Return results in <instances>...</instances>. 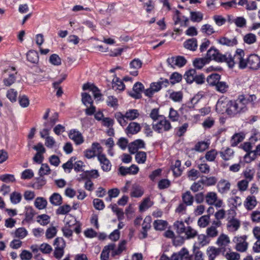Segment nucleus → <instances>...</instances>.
Here are the masks:
<instances>
[{
	"label": "nucleus",
	"mask_w": 260,
	"mask_h": 260,
	"mask_svg": "<svg viewBox=\"0 0 260 260\" xmlns=\"http://www.w3.org/2000/svg\"><path fill=\"white\" fill-rule=\"evenodd\" d=\"M34 176V173L31 169H26L21 173V178L23 180H29Z\"/></svg>",
	"instance_id": "62"
},
{
	"label": "nucleus",
	"mask_w": 260,
	"mask_h": 260,
	"mask_svg": "<svg viewBox=\"0 0 260 260\" xmlns=\"http://www.w3.org/2000/svg\"><path fill=\"white\" fill-rule=\"evenodd\" d=\"M152 128L158 133L168 132L172 128V125L169 120L163 117L156 123L152 124Z\"/></svg>",
	"instance_id": "6"
},
{
	"label": "nucleus",
	"mask_w": 260,
	"mask_h": 260,
	"mask_svg": "<svg viewBox=\"0 0 260 260\" xmlns=\"http://www.w3.org/2000/svg\"><path fill=\"white\" fill-rule=\"evenodd\" d=\"M142 65V62L138 58L133 59L129 63V67L133 71H130L131 75L137 76L138 75V70L140 69Z\"/></svg>",
	"instance_id": "19"
},
{
	"label": "nucleus",
	"mask_w": 260,
	"mask_h": 260,
	"mask_svg": "<svg viewBox=\"0 0 260 260\" xmlns=\"http://www.w3.org/2000/svg\"><path fill=\"white\" fill-rule=\"evenodd\" d=\"M182 202L186 206H191L194 201V198L189 191H186L182 194Z\"/></svg>",
	"instance_id": "26"
},
{
	"label": "nucleus",
	"mask_w": 260,
	"mask_h": 260,
	"mask_svg": "<svg viewBox=\"0 0 260 260\" xmlns=\"http://www.w3.org/2000/svg\"><path fill=\"white\" fill-rule=\"evenodd\" d=\"M233 242L236 244L235 248L237 251L244 252L247 250L248 244L246 242V236L235 237L233 239Z\"/></svg>",
	"instance_id": "8"
},
{
	"label": "nucleus",
	"mask_w": 260,
	"mask_h": 260,
	"mask_svg": "<svg viewBox=\"0 0 260 260\" xmlns=\"http://www.w3.org/2000/svg\"><path fill=\"white\" fill-rule=\"evenodd\" d=\"M139 170V167L135 165H132L129 167L121 166L119 168V171L122 176H125L127 174L136 175L138 173Z\"/></svg>",
	"instance_id": "14"
},
{
	"label": "nucleus",
	"mask_w": 260,
	"mask_h": 260,
	"mask_svg": "<svg viewBox=\"0 0 260 260\" xmlns=\"http://www.w3.org/2000/svg\"><path fill=\"white\" fill-rule=\"evenodd\" d=\"M54 256L57 259H60L64 254L65 241L62 238L57 237L54 241Z\"/></svg>",
	"instance_id": "7"
},
{
	"label": "nucleus",
	"mask_w": 260,
	"mask_h": 260,
	"mask_svg": "<svg viewBox=\"0 0 260 260\" xmlns=\"http://www.w3.org/2000/svg\"><path fill=\"white\" fill-rule=\"evenodd\" d=\"M183 234H184L185 239H190L195 238L198 235V232L191 226H187Z\"/></svg>",
	"instance_id": "30"
},
{
	"label": "nucleus",
	"mask_w": 260,
	"mask_h": 260,
	"mask_svg": "<svg viewBox=\"0 0 260 260\" xmlns=\"http://www.w3.org/2000/svg\"><path fill=\"white\" fill-rule=\"evenodd\" d=\"M206 58L208 59L209 62L211 60H214L218 62H225L231 68L230 62H233V56L230 53L222 54L217 49L211 48L208 50Z\"/></svg>",
	"instance_id": "3"
},
{
	"label": "nucleus",
	"mask_w": 260,
	"mask_h": 260,
	"mask_svg": "<svg viewBox=\"0 0 260 260\" xmlns=\"http://www.w3.org/2000/svg\"><path fill=\"white\" fill-rule=\"evenodd\" d=\"M210 216L209 215L202 216L198 220V225L201 228L206 227L209 223Z\"/></svg>",
	"instance_id": "42"
},
{
	"label": "nucleus",
	"mask_w": 260,
	"mask_h": 260,
	"mask_svg": "<svg viewBox=\"0 0 260 260\" xmlns=\"http://www.w3.org/2000/svg\"><path fill=\"white\" fill-rule=\"evenodd\" d=\"M217 154L218 152L215 149H211L206 153L205 157L209 161H213Z\"/></svg>",
	"instance_id": "55"
},
{
	"label": "nucleus",
	"mask_w": 260,
	"mask_h": 260,
	"mask_svg": "<svg viewBox=\"0 0 260 260\" xmlns=\"http://www.w3.org/2000/svg\"><path fill=\"white\" fill-rule=\"evenodd\" d=\"M197 75V72L195 69H190L186 72L184 77L188 83H192L194 80V78Z\"/></svg>",
	"instance_id": "34"
},
{
	"label": "nucleus",
	"mask_w": 260,
	"mask_h": 260,
	"mask_svg": "<svg viewBox=\"0 0 260 260\" xmlns=\"http://www.w3.org/2000/svg\"><path fill=\"white\" fill-rule=\"evenodd\" d=\"M229 215L226 219V229L229 232H235L239 229L241 225L240 221L235 217L236 212L234 210H229Z\"/></svg>",
	"instance_id": "4"
},
{
	"label": "nucleus",
	"mask_w": 260,
	"mask_h": 260,
	"mask_svg": "<svg viewBox=\"0 0 260 260\" xmlns=\"http://www.w3.org/2000/svg\"><path fill=\"white\" fill-rule=\"evenodd\" d=\"M98 160L100 161L101 168L104 171L108 172L111 169V164L106 156L102 153L97 155Z\"/></svg>",
	"instance_id": "12"
},
{
	"label": "nucleus",
	"mask_w": 260,
	"mask_h": 260,
	"mask_svg": "<svg viewBox=\"0 0 260 260\" xmlns=\"http://www.w3.org/2000/svg\"><path fill=\"white\" fill-rule=\"evenodd\" d=\"M40 250L44 254H49L52 251V248L49 244L44 243L39 246Z\"/></svg>",
	"instance_id": "63"
},
{
	"label": "nucleus",
	"mask_w": 260,
	"mask_h": 260,
	"mask_svg": "<svg viewBox=\"0 0 260 260\" xmlns=\"http://www.w3.org/2000/svg\"><path fill=\"white\" fill-rule=\"evenodd\" d=\"M217 187L219 192L225 193L230 190L231 183L226 180L222 179L218 182Z\"/></svg>",
	"instance_id": "20"
},
{
	"label": "nucleus",
	"mask_w": 260,
	"mask_h": 260,
	"mask_svg": "<svg viewBox=\"0 0 260 260\" xmlns=\"http://www.w3.org/2000/svg\"><path fill=\"white\" fill-rule=\"evenodd\" d=\"M124 115L126 120H133L139 116V113L136 109H131L127 111Z\"/></svg>",
	"instance_id": "41"
},
{
	"label": "nucleus",
	"mask_w": 260,
	"mask_h": 260,
	"mask_svg": "<svg viewBox=\"0 0 260 260\" xmlns=\"http://www.w3.org/2000/svg\"><path fill=\"white\" fill-rule=\"evenodd\" d=\"M50 202L54 206H59L62 203V197L58 193H54L49 198Z\"/></svg>",
	"instance_id": "40"
},
{
	"label": "nucleus",
	"mask_w": 260,
	"mask_h": 260,
	"mask_svg": "<svg viewBox=\"0 0 260 260\" xmlns=\"http://www.w3.org/2000/svg\"><path fill=\"white\" fill-rule=\"evenodd\" d=\"M243 40L244 42L247 44H252L256 42V37L252 33H248L244 36Z\"/></svg>",
	"instance_id": "49"
},
{
	"label": "nucleus",
	"mask_w": 260,
	"mask_h": 260,
	"mask_svg": "<svg viewBox=\"0 0 260 260\" xmlns=\"http://www.w3.org/2000/svg\"><path fill=\"white\" fill-rule=\"evenodd\" d=\"M145 143L142 140L138 139L131 143L128 145L129 151L132 154L136 153L139 149L144 148Z\"/></svg>",
	"instance_id": "15"
},
{
	"label": "nucleus",
	"mask_w": 260,
	"mask_h": 260,
	"mask_svg": "<svg viewBox=\"0 0 260 260\" xmlns=\"http://www.w3.org/2000/svg\"><path fill=\"white\" fill-rule=\"evenodd\" d=\"M82 89L83 90L91 91L95 99L100 98L102 95L99 88L92 83L87 82L84 84L82 86Z\"/></svg>",
	"instance_id": "17"
},
{
	"label": "nucleus",
	"mask_w": 260,
	"mask_h": 260,
	"mask_svg": "<svg viewBox=\"0 0 260 260\" xmlns=\"http://www.w3.org/2000/svg\"><path fill=\"white\" fill-rule=\"evenodd\" d=\"M21 199V194L17 191L12 192L10 195L11 202L14 204H17L20 203Z\"/></svg>",
	"instance_id": "53"
},
{
	"label": "nucleus",
	"mask_w": 260,
	"mask_h": 260,
	"mask_svg": "<svg viewBox=\"0 0 260 260\" xmlns=\"http://www.w3.org/2000/svg\"><path fill=\"white\" fill-rule=\"evenodd\" d=\"M230 243L229 237L225 234H221L218 238L216 244L221 247H225Z\"/></svg>",
	"instance_id": "31"
},
{
	"label": "nucleus",
	"mask_w": 260,
	"mask_h": 260,
	"mask_svg": "<svg viewBox=\"0 0 260 260\" xmlns=\"http://www.w3.org/2000/svg\"><path fill=\"white\" fill-rule=\"evenodd\" d=\"M209 243L208 237L204 234H200L198 236L197 241L193 246V250L199 249L200 248L207 245Z\"/></svg>",
	"instance_id": "18"
},
{
	"label": "nucleus",
	"mask_w": 260,
	"mask_h": 260,
	"mask_svg": "<svg viewBox=\"0 0 260 260\" xmlns=\"http://www.w3.org/2000/svg\"><path fill=\"white\" fill-rule=\"evenodd\" d=\"M221 76L217 73L212 74L206 79L208 84L211 86H215L220 80Z\"/></svg>",
	"instance_id": "25"
},
{
	"label": "nucleus",
	"mask_w": 260,
	"mask_h": 260,
	"mask_svg": "<svg viewBox=\"0 0 260 260\" xmlns=\"http://www.w3.org/2000/svg\"><path fill=\"white\" fill-rule=\"evenodd\" d=\"M230 100L225 97L220 98L216 105V111L221 114L224 112L228 114L229 108L230 107Z\"/></svg>",
	"instance_id": "9"
},
{
	"label": "nucleus",
	"mask_w": 260,
	"mask_h": 260,
	"mask_svg": "<svg viewBox=\"0 0 260 260\" xmlns=\"http://www.w3.org/2000/svg\"><path fill=\"white\" fill-rule=\"evenodd\" d=\"M35 214V211L32 207L27 206L25 207V216L26 221H29L31 220Z\"/></svg>",
	"instance_id": "52"
},
{
	"label": "nucleus",
	"mask_w": 260,
	"mask_h": 260,
	"mask_svg": "<svg viewBox=\"0 0 260 260\" xmlns=\"http://www.w3.org/2000/svg\"><path fill=\"white\" fill-rule=\"evenodd\" d=\"M190 19L193 22H201L203 19V14L200 12H190Z\"/></svg>",
	"instance_id": "48"
},
{
	"label": "nucleus",
	"mask_w": 260,
	"mask_h": 260,
	"mask_svg": "<svg viewBox=\"0 0 260 260\" xmlns=\"http://www.w3.org/2000/svg\"><path fill=\"white\" fill-rule=\"evenodd\" d=\"M144 193L142 188L137 185H134L133 186V190L131 192V196L135 198H139L141 197Z\"/></svg>",
	"instance_id": "47"
},
{
	"label": "nucleus",
	"mask_w": 260,
	"mask_h": 260,
	"mask_svg": "<svg viewBox=\"0 0 260 260\" xmlns=\"http://www.w3.org/2000/svg\"><path fill=\"white\" fill-rule=\"evenodd\" d=\"M225 257L227 260H239L240 254L236 252L230 251L226 253Z\"/></svg>",
	"instance_id": "64"
},
{
	"label": "nucleus",
	"mask_w": 260,
	"mask_h": 260,
	"mask_svg": "<svg viewBox=\"0 0 260 260\" xmlns=\"http://www.w3.org/2000/svg\"><path fill=\"white\" fill-rule=\"evenodd\" d=\"M170 98L175 102H180L183 98V94L181 91H174L170 94Z\"/></svg>",
	"instance_id": "57"
},
{
	"label": "nucleus",
	"mask_w": 260,
	"mask_h": 260,
	"mask_svg": "<svg viewBox=\"0 0 260 260\" xmlns=\"http://www.w3.org/2000/svg\"><path fill=\"white\" fill-rule=\"evenodd\" d=\"M143 89V85L141 83L138 82L134 84L133 87V91L135 93L131 95L136 99H139L140 97V93Z\"/></svg>",
	"instance_id": "33"
},
{
	"label": "nucleus",
	"mask_w": 260,
	"mask_h": 260,
	"mask_svg": "<svg viewBox=\"0 0 260 260\" xmlns=\"http://www.w3.org/2000/svg\"><path fill=\"white\" fill-rule=\"evenodd\" d=\"M174 226L176 230V232L178 234H182L184 233V231L186 228L185 227L184 222L182 221L177 220L174 223Z\"/></svg>",
	"instance_id": "43"
},
{
	"label": "nucleus",
	"mask_w": 260,
	"mask_h": 260,
	"mask_svg": "<svg viewBox=\"0 0 260 260\" xmlns=\"http://www.w3.org/2000/svg\"><path fill=\"white\" fill-rule=\"evenodd\" d=\"M112 88L115 90H123L124 89V84L123 82L117 77H115L112 81Z\"/></svg>",
	"instance_id": "39"
},
{
	"label": "nucleus",
	"mask_w": 260,
	"mask_h": 260,
	"mask_svg": "<svg viewBox=\"0 0 260 260\" xmlns=\"http://www.w3.org/2000/svg\"><path fill=\"white\" fill-rule=\"evenodd\" d=\"M167 62L169 66L173 68L176 67L181 68L187 62L186 59L182 56H176L169 57Z\"/></svg>",
	"instance_id": "10"
},
{
	"label": "nucleus",
	"mask_w": 260,
	"mask_h": 260,
	"mask_svg": "<svg viewBox=\"0 0 260 260\" xmlns=\"http://www.w3.org/2000/svg\"><path fill=\"white\" fill-rule=\"evenodd\" d=\"M244 54V52L242 51L233 55V62H230L231 68H233L236 64H237L241 69H245L247 67L254 70L260 68V58L258 55H250L245 60L243 58Z\"/></svg>",
	"instance_id": "1"
},
{
	"label": "nucleus",
	"mask_w": 260,
	"mask_h": 260,
	"mask_svg": "<svg viewBox=\"0 0 260 260\" xmlns=\"http://www.w3.org/2000/svg\"><path fill=\"white\" fill-rule=\"evenodd\" d=\"M115 117L118 121L119 123L122 126H124L126 125V119L125 117V115L121 112H116L115 114Z\"/></svg>",
	"instance_id": "56"
},
{
	"label": "nucleus",
	"mask_w": 260,
	"mask_h": 260,
	"mask_svg": "<svg viewBox=\"0 0 260 260\" xmlns=\"http://www.w3.org/2000/svg\"><path fill=\"white\" fill-rule=\"evenodd\" d=\"M257 202L254 196H248L244 202L245 208L249 211L253 210L257 205Z\"/></svg>",
	"instance_id": "16"
},
{
	"label": "nucleus",
	"mask_w": 260,
	"mask_h": 260,
	"mask_svg": "<svg viewBox=\"0 0 260 260\" xmlns=\"http://www.w3.org/2000/svg\"><path fill=\"white\" fill-rule=\"evenodd\" d=\"M0 180L2 181L9 183L15 181V178L14 175L5 174L0 175Z\"/></svg>",
	"instance_id": "54"
},
{
	"label": "nucleus",
	"mask_w": 260,
	"mask_h": 260,
	"mask_svg": "<svg viewBox=\"0 0 260 260\" xmlns=\"http://www.w3.org/2000/svg\"><path fill=\"white\" fill-rule=\"evenodd\" d=\"M182 79V75L177 72L173 73L170 78V82L173 85L180 82Z\"/></svg>",
	"instance_id": "58"
},
{
	"label": "nucleus",
	"mask_w": 260,
	"mask_h": 260,
	"mask_svg": "<svg viewBox=\"0 0 260 260\" xmlns=\"http://www.w3.org/2000/svg\"><path fill=\"white\" fill-rule=\"evenodd\" d=\"M167 222L162 220H156L153 223L154 229L159 231L164 230L167 228Z\"/></svg>",
	"instance_id": "46"
},
{
	"label": "nucleus",
	"mask_w": 260,
	"mask_h": 260,
	"mask_svg": "<svg viewBox=\"0 0 260 260\" xmlns=\"http://www.w3.org/2000/svg\"><path fill=\"white\" fill-rule=\"evenodd\" d=\"M82 96V102L87 107L89 105H91L93 104V100L90 95L87 92H82L81 93Z\"/></svg>",
	"instance_id": "44"
},
{
	"label": "nucleus",
	"mask_w": 260,
	"mask_h": 260,
	"mask_svg": "<svg viewBox=\"0 0 260 260\" xmlns=\"http://www.w3.org/2000/svg\"><path fill=\"white\" fill-rule=\"evenodd\" d=\"M28 232L24 228L16 229L14 233V236L19 239H23L27 235Z\"/></svg>",
	"instance_id": "50"
},
{
	"label": "nucleus",
	"mask_w": 260,
	"mask_h": 260,
	"mask_svg": "<svg viewBox=\"0 0 260 260\" xmlns=\"http://www.w3.org/2000/svg\"><path fill=\"white\" fill-rule=\"evenodd\" d=\"M184 47L190 50L195 51L198 47L197 40L195 38L187 40L184 43Z\"/></svg>",
	"instance_id": "28"
},
{
	"label": "nucleus",
	"mask_w": 260,
	"mask_h": 260,
	"mask_svg": "<svg viewBox=\"0 0 260 260\" xmlns=\"http://www.w3.org/2000/svg\"><path fill=\"white\" fill-rule=\"evenodd\" d=\"M27 60L34 64H36L39 62V55L37 51L35 50H29L27 54Z\"/></svg>",
	"instance_id": "29"
},
{
	"label": "nucleus",
	"mask_w": 260,
	"mask_h": 260,
	"mask_svg": "<svg viewBox=\"0 0 260 260\" xmlns=\"http://www.w3.org/2000/svg\"><path fill=\"white\" fill-rule=\"evenodd\" d=\"M245 102L246 100L243 95H239L236 100H230L228 115L230 116H234L247 111V108L245 105Z\"/></svg>",
	"instance_id": "2"
},
{
	"label": "nucleus",
	"mask_w": 260,
	"mask_h": 260,
	"mask_svg": "<svg viewBox=\"0 0 260 260\" xmlns=\"http://www.w3.org/2000/svg\"><path fill=\"white\" fill-rule=\"evenodd\" d=\"M245 135L243 133H239L234 134L231 140L232 145L236 146L242 142L244 139Z\"/></svg>",
	"instance_id": "38"
},
{
	"label": "nucleus",
	"mask_w": 260,
	"mask_h": 260,
	"mask_svg": "<svg viewBox=\"0 0 260 260\" xmlns=\"http://www.w3.org/2000/svg\"><path fill=\"white\" fill-rule=\"evenodd\" d=\"M69 137L72 140L76 145H80L84 142V138L82 134L75 129H72L69 133Z\"/></svg>",
	"instance_id": "13"
},
{
	"label": "nucleus",
	"mask_w": 260,
	"mask_h": 260,
	"mask_svg": "<svg viewBox=\"0 0 260 260\" xmlns=\"http://www.w3.org/2000/svg\"><path fill=\"white\" fill-rule=\"evenodd\" d=\"M221 250L214 247H209L207 250V254L209 259L214 260V258L219 254Z\"/></svg>",
	"instance_id": "32"
},
{
	"label": "nucleus",
	"mask_w": 260,
	"mask_h": 260,
	"mask_svg": "<svg viewBox=\"0 0 260 260\" xmlns=\"http://www.w3.org/2000/svg\"><path fill=\"white\" fill-rule=\"evenodd\" d=\"M141 130L140 124L137 122H131L126 127L125 131L127 135H135L139 132Z\"/></svg>",
	"instance_id": "22"
},
{
	"label": "nucleus",
	"mask_w": 260,
	"mask_h": 260,
	"mask_svg": "<svg viewBox=\"0 0 260 260\" xmlns=\"http://www.w3.org/2000/svg\"><path fill=\"white\" fill-rule=\"evenodd\" d=\"M219 154L224 160L228 161L231 160L233 157L234 151L232 149L227 148L224 150L220 151Z\"/></svg>",
	"instance_id": "23"
},
{
	"label": "nucleus",
	"mask_w": 260,
	"mask_h": 260,
	"mask_svg": "<svg viewBox=\"0 0 260 260\" xmlns=\"http://www.w3.org/2000/svg\"><path fill=\"white\" fill-rule=\"evenodd\" d=\"M205 198L206 202L209 205H214L216 207H221L223 204L222 200H218L217 193L215 192H207Z\"/></svg>",
	"instance_id": "11"
},
{
	"label": "nucleus",
	"mask_w": 260,
	"mask_h": 260,
	"mask_svg": "<svg viewBox=\"0 0 260 260\" xmlns=\"http://www.w3.org/2000/svg\"><path fill=\"white\" fill-rule=\"evenodd\" d=\"M217 41L221 45L228 46H233L237 44V40L235 38L229 39L226 37H221Z\"/></svg>",
	"instance_id": "27"
},
{
	"label": "nucleus",
	"mask_w": 260,
	"mask_h": 260,
	"mask_svg": "<svg viewBox=\"0 0 260 260\" xmlns=\"http://www.w3.org/2000/svg\"><path fill=\"white\" fill-rule=\"evenodd\" d=\"M147 157L146 153L144 151H139L136 153L135 159L138 164H144Z\"/></svg>",
	"instance_id": "51"
},
{
	"label": "nucleus",
	"mask_w": 260,
	"mask_h": 260,
	"mask_svg": "<svg viewBox=\"0 0 260 260\" xmlns=\"http://www.w3.org/2000/svg\"><path fill=\"white\" fill-rule=\"evenodd\" d=\"M209 63L208 59L205 57L196 58L193 64L194 67L198 69H201L206 64Z\"/></svg>",
	"instance_id": "37"
},
{
	"label": "nucleus",
	"mask_w": 260,
	"mask_h": 260,
	"mask_svg": "<svg viewBox=\"0 0 260 260\" xmlns=\"http://www.w3.org/2000/svg\"><path fill=\"white\" fill-rule=\"evenodd\" d=\"M34 204L37 208L41 210L44 209L46 207L47 202L43 198L38 197L36 199Z\"/></svg>",
	"instance_id": "45"
},
{
	"label": "nucleus",
	"mask_w": 260,
	"mask_h": 260,
	"mask_svg": "<svg viewBox=\"0 0 260 260\" xmlns=\"http://www.w3.org/2000/svg\"><path fill=\"white\" fill-rule=\"evenodd\" d=\"M188 258L189 252L185 248H183L178 253H173L171 257V260H182L183 258Z\"/></svg>",
	"instance_id": "21"
},
{
	"label": "nucleus",
	"mask_w": 260,
	"mask_h": 260,
	"mask_svg": "<svg viewBox=\"0 0 260 260\" xmlns=\"http://www.w3.org/2000/svg\"><path fill=\"white\" fill-rule=\"evenodd\" d=\"M17 72L14 67H10L5 71L3 74V83L7 87H10L13 84L17 79Z\"/></svg>",
	"instance_id": "5"
},
{
	"label": "nucleus",
	"mask_w": 260,
	"mask_h": 260,
	"mask_svg": "<svg viewBox=\"0 0 260 260\" xmlns=\"http://www.w3.org/2000/svg\"><path fill=\"white\" fill-rule=\"evenodd\" d=\"M115 247L114 244H110L107 246H105L101 254V260H108L109 256V252L110 250H114Z\"/></svg>",
	"instance_id": "24"
},
{
	"label": "nucleus",
	"mask_w": 260,
	"mask_h": 260,
	"mask_svg": "<svg viewBox=\"0 0 260 260\" xmlns=\"http://www.w3.org/2000/svg\"><path fill=\"white\" fill-rule=\"evenodd\" d=\"M206 236L208 237L214 238L218 234V231L214 226H210L206 229Z\"/></svg>",
	"instance_id": "59"
},
{
	"label": "nucleus",
	"mask_w": 260,
	"mask_h": 260,
	"mask_svg": "<svg viewBox=\"0 0 260 260\" xmlns=\"http://www.w3.org/2000/svg\"><path fill=\"white\" fill-rule=\"evenodd\" d=\"M202 32L207 34V35H211L215 32L214 29L211 25L206 24L203 25L201 28Z\"/></svg>",
	"instance_id": "60"
},
{
	"label": "nucleus",
	"mask_w": 260,
	"mask_h": 260,
	"mask_svg": "<svg viewBox=\"0 0 260 260\" xmlns=\"http://www.w3.org/2000/svg\"><path fill=\"white\" fill-rule=\"evenodd\" d=\"M210 143L205 141L198 142L194 146L193 150L198 152H203L208 148Z\"/></svg>",
	"instance_id": "35"
},
{
	"label": "nucleus",
	"mask_w": 260,
	"mask_h": 260,
	"mask_svg": "<svg viewBox=\"0 0 260 260\" xmlns=\"http://www.w3.org/2000/svg\"><path fill=\"white\" fill-rule=\"evenodd\" d=\"M215 87L217 91L222 93L227 92L229 88V84L226 82L220 81V80Z\"/></svg>",
	"instance_id": "36"
},
{
	"label": "nucleus",
	"mask_w": 260,
	"mask_h": 260,
	"mask_svg": "<svg viewBox=\"0 0 260 260\" xmlns=\"http://www.w3.org/2000/svg\"><path fill=\"white\" fill-rule=\"evenodd\" d=\"M153 205L149 198H145L140 205V210L143 211L150 207Z\"/></svg>",
	"instance_id": "61"
}]
</instances>
